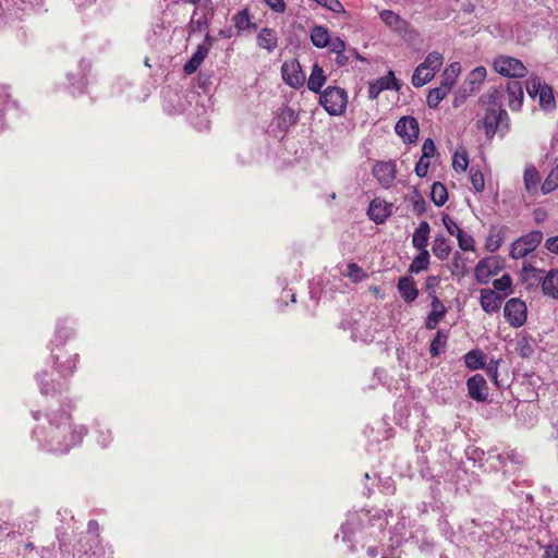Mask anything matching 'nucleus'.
Segmentation results:
<instances>
[{
	"label": "nucleus",
	"instance_id": "obj_2",
	"mask_svg": "<svg viewBox=\"0 0 558 558\" xmlns=\"http://www.w3.org/2000/svg\"><path fill=\"white\" fill-rule=\"evenodd\" d=\"M442 64L444 56L440 52H429L425 60L414 70L412 75V84L415 87L424 86L434 78L435 74L437 71H439Z\"/></svg>",
	"mask_w": 558,
	"mask_h": 558
},
{
	"label": "nucleus",
	"instance_id": "obj_41",
	"mask_svg": "<svg viewBox=\"0 0 558 558\" xmlns=\"http://www.w3.org/2000/svg\"><path fill=\"white\" fill-rule=\"evenodd\" d=\"M457 240L459 247L464 252H473L475 251V241L473 236L465 231H459L457 234Z\"/></svg>",
	"mask_w": 558,
	"mask_h": 558
},
{
	"label": "nucleus",
	"instance_id": "obj_47",
	"mask_svg": "<svg viewBox=\"0 0 558 558\" xmlns=\"http://www.w3.org/2000/svg\"><path fill=\"white\" fill-rule=\"evenodd\" d=\"M486 69L484 66H477L469 74V82L471 84H481L486 78Z\"/></svg>",
	"mask_w": 558,
	"mask_h": 558
},
{
	"label": "nucleus",
	"instance_id": "obj_29",
	"mask_svg": "<svg viewBox=\"0 0 558 558\" xmlns=\"http://www.w3.org/2000/svg\"><path fill=\"white\" fill-rule=\"evenodd\" d=\"M432 251L438 259L445 260L451 253V246L442 234H437L433 241Z\"/></svg>",
	"mask_w": 558,
	"mask_h": 558
},
{
	"label": "nucleus",
	"instance_id": "obj_24",
	"mask_svg": "<svg viewBox=\"0 0 558 558\" xmlns=\"http://www.w3.org/2000/svg\"><path fill=\"white\" fill-rule=\"evenodd\" d=\"M330 38V33L324 25H314L310 31L311 43L317 48L328 47Z\"/></svg>",
	"mask_w": 558,
	"mask_h": 558
},
{
	"label": "nucleus",
	"instance_id": "obj_30",
	"mask_svg": "<svg viewBox=\"0 0 558 558\" xmlns=\"http://www.w3.org/2000/svg\"><path fill=\"white\" fill-rule=\"evenodd\" d=\"M461 72V65L459 62L450 63L444 71L440 84L446 86L449 90L456 84V81Z\"/></svg>",
	"mask_w": 558,
	"mask_h": 558
},
{
	"label": "nucleus",
	"instance_id": "obj_20",
	"mask_svg": "<svg viewBox=\"0 0 558 558\" xmlns=\"http://www.w3.org/2000/svg\"><path fill=\"white\" fill-rule=\"evenodd\" d=\"M429 233V223L425 220L421 221L412 235V245L418 251L427 250Z\"/></svg>",
	"mask_w": 558,
	"mask_h": 558
},
{
	"label": "nucleus",
	"instance_id": "obj_36",
	"mask_svg": "<svg viewBox=\"0 0 558 558\" xmlns=\"http://www.w3.org/2000/svg\"><path fill=\"white\" fill-rule=\"evenodd\" d=\"M514 351L519 356L527 359L534 354L535 349L529 338L522 337L517 340Z\"/></svg>",
	"mask_w": 558,
	"mask_h": 558
},
{
	"label": "nucleus",
	"instance_id": "obj_28",
	"mask_svg": "<svg viewBox=\"0 0 558 558\" xmlns=\"http://www.w3.org/2000/svg\"><path fill=\"white\" fill-rule=\"evenodd\" d=\"M465 366L471 371L485 367L486 356L480 349H474L464 354Z\"/></svg>",
	"mask_w": 558,
	"mask_h": 558
},
{
	"label": "nucleus",
	"instance_id": "obj_4",
	"mask_svg": "<svg viewBox=\"0 0 558 558\" xmlns=\"http://www.w3.org/2000/svg\"><path fill=\"white\" fill-rule=\"evenodd\" d=\"M319 104L331 116H341L347 108V92L338 86H328L320 93Z\"/></svg>",
	"mask_w": 558,
	"mask_h": 558
},
{
	"label": "nucleus",
	"instance_id": "obj_60",
	"mask_svg": "<svg viewBox=\"0 0 558 558\" xmlns=\"http://www.w3.org/2000/svg\"><path fill=\"white\" fill-rule=\"evenodd\" d=\"M202 0H189L190 3L197 5L201 3Z\"/></svg>",
	"mask_w": 558,
	"mask_h": 558
},
{
	"label": "nucleus",
	"instance_id": "obj_5",
	"mask_svg": "<svg viewBox=\"0 0 558 558\" xmlns=\"http://www.w3.org/2000/svg\"><path fill=\"white\" fill-rule=\"evenodd\" d=\"M543 240V232L539 230L530 231L517 239L510 248V256L514 259L523 258L534 252Z\"/></svg>",
	"mask_w": 558,
	"mask_h": 558
},
{
	"label": "nucleus",
	"instance_id": "obj_48",
	"mask_svg": "<svg viewBox=\"0 0 558 558\" xmlns=\"http://www.w3.org/2000/svg\"><path fill=\"white\" fill-rule=\"evenodd\" d=\"M442 223L447 230V232L450 235H454L457 238V234L459 231H462V229L458 226V223L448 215L442 216Z\"/></svg>",
	"mask_w": 558,
	"mask_h": 558
},
{
	"label": "nucleus",
	"instance_id": "obj_46",
	"mask_svg": "<svg viewBox=\"0 0 558 558\" xmlns=\"http://www.w3.org/2000/svg\"><path fill=\"white\" fill-rule=\"evenodd\" d=\"M498 364L499 361L490 360L487 364L485 363V371L487 376L494 381L497 387H500L498 381Z\"/></svg>",
	"mask_w": 558,
	"mask_h": 558
},
{
	"label": "nucleus",
	"instance_id": "obj_17",
	"mask_svg": "<svg viewBox=\"0 0 558 558\" xmlns=\"http://www.w3.org/2000/svg\"><path fill=\"white\" fill-rule=\"evenodd\" d=\"M398 292L402 300L407 303H412L418 296V289L413 277L404 276L401 277L397 284Z\"/></svg>",
	"mask_w": 558,
	"mask_h": 558
},
{
	"label": "nucleus",
	"instance_id": "obj_21",
	"mask_svg": "<svg viewBox=\"0 0 558 558\" xmlns=\"http://www.w3.org/2000/svg\"><path fill=\"white\" fill-rule=\"evenodd\" d=\"M256 39L258 47L266 49L269 52L274 51L278 47L277 32L272 28L263 27L257 34Z\"/></svg>",
	"mask_w": 558,
	"mask_h": 558
},
{
	"label": "nucleus",
	"instance_id": "obj_32",
	"mask_svg": "<svg viewBox=\"0 0 558 558\" xmlns=\"http://www.w3.org/2000/svg\"><path fill=\"white\" fill-rule=\"evenodd\" d=\"M524 186L530 194H534L537 191L541 178L538 171L534 167L526 168L524 170Z\"/></svg>",
	"mask_w": 558,
	"mask_h": 558
},
{
	"label": "nucleus",
	"instance_id": "obj_25",
	"mask_svg": "<svg viewBox=\"0 0 558 558\" xmlns=\"http://www.w3.org/2000/svg\"><path fill=\"white\" fill-rule=\"evenodd\" d=\"M506 231V227H492L486 239V250L492 253L499 250V247L505 241Z\"/></svg>",
	"mask_w": 558,
	"mask_h": 558
},
{
	"label": "nucleus",
	"instance_id": "obj_12",
	"mask_svg": "<svg viewBox=\"0 0 558 558\" xmlns=\"http://www.w3.org/2000/svg\"><path fill=\"white\" fill-rule=\"evenodd\" d=\"M388 89H400L399 81L396 78L395 73L389 71L386 76L379 77L375 82H371L368 86V98L375 100L379 94Z\"/></svg>",
	"mask_w": 558,
	"mask_h": 558
},
{
	"label": "nucleus",
	"instance_id": "obj_26",
	"mask_svg": "<svg viewBox=\"0 0 558 558\" xmlns=\"http://www.w3.org/2000/svg\"><path fill=\"white\" fill-rule=\"evenodd\" d=\"M298 118L294 109L284 107L278 114L277 126L281 132L287 133L292 125L296 124Z\"/></svg>",
	"mask_w": 558,
	"mask_h": 558
},
{
	"label": "nucleus",
	"instance_id": "obj_45",
	"mask_svg": "<svg viewBox=\"0 0 558 558\" xmlns=\"http://www.w3.org/2000/svg\"><path fill=\"white\" fill-rule=\"evenodd\" d=\"M511 284H512L511 278L507 274L502 275L500 278L495 279L493 281L494 289L497 291H500V292H506V294L511 289Z\"/></svg>",
	"mask_w": 558,
	"mask_h": 558
},
{
	"label": "nucleus",
	"instance_id": "obj_13",
	"mask_svg": "<svg viewBox=\"0 0 558 558\" xmlns=\"http://www.w3.org/2000/svg\"><path fill=\"white\" fill-rule=\"evenodd\" d=\"M380 19L383 22L389 26L393 32L399 35L407 36L408 34L413 33V28L411 24L402 19L399 14L395 13L391 10H384L380 12Z\"/></svg>",
	"mask_w": 558,
	"mask_h": 558
},
{
	"label": "nucleus",
	"instance_id": "obj_18",
	"mask_svg": "<svg viewBox=\"0 0 558 558\" xmlns=\"http://www.w3.org/2000/svg\"><path fill=\"white\" fill-rule=\"evenodd\" d=\"M504 296L498 295L494 290L483 289L481 291V306L486 313H494L500 308Z\"/></svg>",
	"mask_w": 558,
	"mask_h": 558
},
{
	"label": "nucleus",
	"instance_id": "obj_23",
	"mask_svg": "<svg viewBox=\"0 0 558 558\" xmlns=\"http://www.w3.org/2000/svg\"><path fill=\"white\" fill-rule=\"evenodd\" d=\"M542 291L545 295L558 299V270L550 269L542 279Z\"/></svg>",
	"mask_w": 558,
	"mask_h": 558
},
{
	"label": "nucleus",
	"instance_id": "obj_49",
	"mask_svg": "<svg viewBox=\"0 0 558 558\" xmlns=\"http://www.w3.org/2000/svg\"><path fill=\"white\" fill-rule=\"evenodd\" d=\"M440 282L439 276H428L425 281V290L428 293L430 300L433 299V295L436 294V288Z\"/></svg>",
	"mask_w": 558,
	"mask_h": 558
},
{
	"label": "nucleus",
	"instance_id": "obj_10",
	"mask_svg": "<svg viewBox=\"0 0 558 558\" xmlns=\"http://www.w3.org/2000/svg\"><path fill=\"white\" fill-rule=\"evenodd\" d=\"M395 131L405 144H413L418 138V121L412 116L401 117L395 125Z\"/></svg>",
	"mask_w": 558,
	"mask_h": 558
},
{
	"label": "nucleus",
	"instance_id": "obj_31",
	"mask_svg": "<svg viewBox=\"0 0 558 558\" xmlns=\"http://www.w3.org/2000/svg\"><path fill=\"white\" fill-rule=\"evenodd\" d=\"M430 263L429 252L427 250L420 251L418 255L414 257L409 266V272L418 274L426 270Z\"/></svg>",
	"mask_w": 558,
	"mask_h": 558
},
{
	"label": "nucleus",
	"instance_id": "obj_53",
	"mask_svg": "<svg viewBox=\"0 0 558 558\" xmlns=\"http://www.w3.org/2000/svg\"><path fill=\"white\" fill-rule=\"evenodd\" d=\"M272 11L283 13L287 9L284 0H263Z\"/></svg>",
	"mask_w": 558,
	"mask_h": 558
},
{
	"label": "nucleus",
	"instance_id": "obj_55",
	"mask_svg": "<svg viewBox=\"0 0 558 558\" xmlns=\"http://www.w3.org/2000/svg\"><path fill=\"white\" fill-rule=\"evenodd\" d=\"M545 247L548 252L558 255V235L548 238L545 241Z\"/></svg>",
	"mask_w": 558,
	"mask_h": 558
},
{
	"label": "nucleus",
	"instance_id": "obj_14",
	"mask_svg": "<svg viewBox=\"0 0 558 558\" xmlns=\"http://www.w3.org/2000/svg\"><path fill=\"white\" fill-rule=\"evenodd\" d=\"M392 214V204L385 199L375 198L369 203L367 215L375 223H384Z\"/></svg>",
	"mask_w": 558,
	"mask_h": 558
},
{
	"label": "nucleus",
	"instance_id": "obj_35",
	"mask_svg": "<svg viewBox=\"0 0 558 558\" xmlns=\"http://www.w3.org/2000/svg\"><path fill=\"white\" fill-rule=\"evenodd\" d=\"M450 90L440 84V86L435 87L429 90L427 95V106L429 108H437L441 100L448 95Z\"/></svg>",
	"mask_w": 558,
	"mask_h": 558
},
{
	"label": "nucleus",
	"instance_id": "obj_34",
	"mask_svg": "<svg viewBox=\"0 0 558 558\" xmlns=\"http://www.w3.org/2000/svg\"><path fill=\"white\" fill-rule=\"evenodd\" d=\"M430 198L436 206H442L448 199L447 187L441 182H434L432 185Z\"/></svg>",
	"mask_w": 558,
	"mask_h": 558
},
{
	"label": "nucleus",
	"instance_id": "obj_19",
	"mask_svg": "<svg viewBox=\"0 0 558 558\" xmlns=\"http://www.w3.org/2000/svg\"><path fill=\"white\" fill-rule=\"evenodd\" d=\"M496 275V265L493 257L481 259L475 267V277L480 283H487Z\"/></svg>",
	"mask_w": 558,
	"mask_h": 558
},
{
	"label": "nucleus",
	"instance_id": "obj_27",
	"mask_svg": "<svg viewBox=\"0 0 558 558\" xmlns=\"http://www.w3.org/2000/svg\"><path fill=\"white\" fill-rule=\"evenodd\" d=\"M325 83L326 76L324 70L318 63H315L307 80V87L314 93H319Z\"/></svg>",
	"mask_w": 558,
	"mask_h": 558
},
{
	"label": "nucleus",
	"instance_id": "obj_33",
	"mask_svg": "<svg viewBox=\"0 0 558 558\" xmlns=\"http://www.w3.org/2000/svg\"><path fill=\"white\" fill-rule=\"evenodd\" d=\"M233 23H234L235 28L239 32H243V31H246L250 28H255V26H256L255 24L252 23L251 15H250V12L247 9H243V10L239 11L233 16Z\"/></svg>",
	"mask_w": 558,
	"mask_h": 558
},
{
	"label": "nucleus",
	"instance_id": "obj_9",
	"mask_svg": "<svg viewBox=\"0 0 558 558\" xmlns=\"http://www.w3.org/2000/svg\"><path fill=\"white\" fill-rule=\"evenodd\" d=\"M372 173L383 187L389 189L397 179V163L393 160L376 161Z\"/></svg>",
	"mask_w": 558,
	"mask_h": 558
},
{
	"label": "nucleus",
	"instance_id": "obj_44",
	"mask_svg": "<svg viewBox=\"0 0 558 558\" xmlns=\"http://www.w3.org/2000/svg\"><path fill=\"white\" fill-rule=\"evenodd\" d=\"M451 265H452V269H451L452 275H464L466 272V267H465L463 256L458 251L454 252V254H453Z\"/></svg>",
	"mask_w": 558,
	"mask_h": 558
},
{
	"label": "nucleus",
	"instance_id": "obj_7",
	"mask_svg": "<svg viewBox=\"0 0 558 558\" xmlns=\"http://www.w3.org/2000/svg\"><path fill=\"white\" fill-rule=\"evenodd\" d=\"M281 77L292 88H301L305 82V73L298 59L286 60L281 65Z\"/></svg>",
	"mask_w": 558,
	"mask_h": 558
},
{
	"label": "nucleus",
	"instance_id": "obj_8",
	"mask_svg": "<svg viewBox=\"0 0 558 558\" xmlns=\"http://www.w3.org/2000/svg\"><path fill=\"white\" fill-rule=\"evenodd\" d=\"M506 320L514 328L523 326L527 317V307L521 299L512 298L506 302L504 308Z\"/></svg>",
	"mask_w": 558,
	"mask_h": 558
},
{
	"label": "nucleus",
	"instance_id": "obj_37",
	"mask_svg": "<svg viewBox=\"0 0 558 558\" xmlns=\"http://www.w3.org/2000/svg\"><path fill=\"white\" fill-rule=\"evenodd\" d=\"M543 270L538 269L531 264L524 265L522 268V279L531 284L542 282Z\"/></svg>",
	"mask_w": 558,
	"mask_h": 558
},
{
	"label": "nucleus",
	"instance_id": "obj_15",
	"mask_svg": "<svg viewBox=\"0 0 558 558\" xmlns=\"http://www.w3.org/2000/svg\"><path fill=\"white\" fill-rule=\"evenodd\" d=\"M466 387L470 398L477 402H483L488 397L487 383L483 375L475 374L466 380Z\"/></svg>",
	"mask_w": 558,
	"mask_h": 558
},
{
	"label": "nucleus",
	"instance_id": "obj_1",
	"mask_svg": "<svg viewBox=\"0 0 558 558\" xmlns=\"http://www.w3.org/2000/svg\"><path fill=\"white\" fill-rule=\"evenodd\" d=\"M504 92L501 89H489L483 97L482 102L486 106L485 114L476 121L477 129H483L488 140L499 133L501 137L510 129V118L502 108Z\"/></svg>",
	"mask_w": 558,
	"mask_h": 558
},
{
	"label": "nucleus",
	"instance_id": "obj_56",
	"mask_svg": "<svg viewBox=\"0 0 558 558\" xmlns=\"http://www.w3.org/2000/svg\"><path fill=\"white\" fill-rule=\"evenodd\" d=\"M545 558H558V545H548L544 551Z\"/></svg>",
	"mask_w": 558,
	"mask_h": 558
},
{
	"label": "nucleus",
	"instance_id": "obj_58",
	"mask_svg": "<svg viewBox=\"0 0 558 558\" xmlns=\"http://www.w3.org/2000/svg\"><path fill=\"white\" fill-rule=\"evenodd\" d=\"M367 555H368L369 557L375 558V557L378 555V550H377V548H376V547H374V546L368 547V548H367Z\"/></svg>",
	"mask_w": 558,
	"mask_h": 558
},
{
	"label": "nucleus",
	"instance_id": "obj_6",
	"mask_svg": "<svg viewBox=\"0 0 558 558\" xmlns=\"http://www.w3.org/2000/svg\"><path fill=\"white\" fill-rule=\"evenodd\" d=\"M493 68L495 72L506 77L521 78L527 74V69L522 61L510 56L496 57Z\"/></svg>",
	"mask_w": 558,
	"mask_h": 558
},
{
	"label": "nucleus",
	"instance_id": "obj_3",
	"mask_svg": "<svg viewBox=\"0 0 558 558\" xmlns=\"http://www.w3.org/2000/svg\"><path fill=\"white\" fill-rule=\"evenodd\" d=\"M525 88L531 98L538 97L539 107L544 110H551L556 108V100L553 88L542 82L537 75H531L526 83Z\"/></svg>",
	"mask_w": 558,
	"mask_h": 558
},
{
	"label": "nucleus",
	"instance_id": "obj_11",
	"mask_svg": "<svg viewBox=\"0 0 558 558\" xmlns=\"http://www.w3.org/2000/svg\"><path fill=\"white\" fill-rule=\"evenodd\" d=\"M493 89H501L504 99L507 97L508 107L511 111L518 112L523 105L524 92L522 83L519 81H509L507 85L494 87Z\"/></svg>",
	"mask_w": 558,
	"mask_h": 558
},
{
	"label": "nucleus",
	"instance_id": "obj_42",
	"mask_svg": "<svg viewBox=\"0 0 558 558\" xmlns=\"http://www.w3.org/2000/svg\"><path fill=\"white\" fill-rule=\"evenodd\" d=\"M446 341H447V336L441 330H438L436 332V336L434 337V339L430 342V347H429L430 355L432 356L439 355L441 349L445 348V345H446Z\"/></svg>",
	"mask_w": 558,
	"mask_h": 558
},
{
	"label": "nucleus",
	"instance_id": "obj_50",
	"mask_svg": "<svg viewBox=\"0 0 558 558\" xmlns=\"http://www.w3.org/2000/svg\"><path fill=\"white\" fill-rule=\"evenodd\" d=\"M436 153V146L432 138H426L422 146V156L423 158L429 159Z\"/></svg>",
	"mask_w": 558,
	"mask_h": 558
},
{
	"label": "nucleus",
	"instance_id": "obj_59",
	"mask_svg": "<svg viewBox=\"0 0 558 558\" xmlns=\"http://www.w3.org/2000/svg\"><path fill=\"white\" fill-rule=\"evenodd\" d=\"M93 529H95V530L98 529V523L96 521H89V523H88V530L90 531Z\"/></svg>",
	"mask_w": 558,
	"mask_h": 558
},
{
	"label": "nucleus",
	"instance_id": "obj_16",
	"mask_svg": "<svg viewBox=\"0 0 558 558\" xmlns=\"http://www.w3.org/2000/svg\"><path fill=\"white\" fill-rule=\"evenodd\" d=\"M430 306L432 311L428 313L425 320V327L428 330L435 329L437 325L440 323V320H442L447 314L446 306L442 304V302L439 300L437 295H433V299L430 300Z\"/></svg>",
	"mask_w": 558,
	"mask_h": 558
},
{
	"label": "nucleus",
	"instance_id": "obj_39",
	"mask_svg": "<svg viewBox=\"0 0 558 558\" xmlns=\"http://www.w3.org/2000/svg\"><path fill=\"white\" fill-rule=\"evenodd\" d=\"M558 187V165L549 172L543 182L541 190L543 194H548Z\"/></svg>",
	"mask_w": 558,
	"mask_h": 558
},
{
	"label": "nucleus",
	"instance_id": "obj_54",
	"mask_svg": "<svg viewBox=\"0 0 558 558\" xmlns=\"http://www.w3.org/2000/svg\"><path fill=\"white\" fill-rule=\"evenodd\" d=\"M427 210V204L424 198L418 197L417 199L413 201V211L417 216H422Z\"/></svg>",
	"mask_w": 558,
	"mask_h": 558
},
{
	"label": "nucleus",
	"instance_id": "obj_40",
	"mask_svg": "<svg viewBox=\"0 0 558 558\" xmlns=\"http://www.w3.org/2000/svg\"><path fill=\"white\" fill-rule=\"evenodd\" d=\"M469 166V157L465 150H457L452 158V168L457 172H464Z\"/></svg>",
	"mask_w": 558,
	"mask_h": 558
},
{
	"label": "nucleus",
	"instance_id": "obj_51",
	"mask_svg": "<svg viewBox=\"0 0 558 558\" xmlns=\"http://www.w3.org/2000/svg\"><path fill=\"white\" fill-rule=\"evenodd\" d=\"M429 168V159L421 157L420 160L415 165V174L418 178L426 177Z\"/></svg>",
	"mask_w": 558,
	"mask_h": 558
},
{
	"label": "nucleus",
	"instance_id": "obj_38",
	"mask_svg": "<svg viewBox=\"0 0 558 558\" xmlns=\"http://www.w3.org/2000/svg\"><path fill=\"white\" fill-rule=\"evenodd\" d=\"M344 275L354 283L362 282L368 277V275L356 263H350Z\"/></svg>",
	"mask_w": 558,
	"mask_h": 558
},
{
	"label": "nucleus",
	"instance_id": "obj_22",
	"mask_svg": "<svg viewBox=\"0 0 558 558\" xmlns=\"http://www.w3.org/2000/svg\"><path fill=\"white\" fill-rule=\"evenodd\" d=\"M209 52V48L205 45H199L190 60L184 64L183 71L186 75H191L197 71L205 58Z\"/></svg>",
	"mask_w": 558,
	"mask_h": 558
},
{
	"label": "nucleus",
	"instance_id": "obj_43",
	"mask_svg": "<svg viewBox=\"0 0 558 558\" xmlns=\"http://www.w3.org/2000/svg\"><path fill=\"white\" fill-rule=\"evenodd\" d=\"M470 181L476 192H482L485 189V181L482 171L478 168L471 167Z\"/></svg>",
	"mask_w": 558,
	"mask_h": 558
},
{
	"label": "nucleus",
	"instance_id": "obj_57",
	"mask_svg": "<svg viewBox=\"0 0 558 558\" xmlns=\"http://www.w3.org/2000/svg\"><path fill=\"white\" fill-rule=\"evenodd\" d=\"M336 63L339 66H344L349 63V58L345 56L344 52H340L339 54H336Z\"/></svg>",
	"mask_w": 558,
	"mask_h": 558
},
{
	"label": "nucleus",
	"instance_id": "obj_52",
	"mask_svg": "<svg viewBox=\"0 0 558 558\" xmlns=\"http://www.w3.org/2000/svg\"><path fill=\"white\" fill-rule=\"evenodd\" d=\"M328 46L330 47V51L335 54L345 51V43L339 37H336L335 39L330 38Z\"/></svg>",
	"mask_w": 558,
	"mask_h": 558
}]
</instances>
